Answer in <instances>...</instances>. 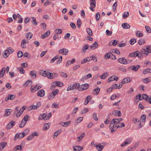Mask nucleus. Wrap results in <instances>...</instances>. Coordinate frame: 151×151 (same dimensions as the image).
Wrapping results in <instances>:
<instances>
[{"label": "nucleus", "instance_id": "1", "mask_svg": "<svg viewBox=\"0 0 151 151\" xmlns=\"http://www.w3.org/2000/svg\"><path fill=\"white\" fill-rule=\"evenodd\" d=\"M132 138H129L127 139L123 143L121 144V146L123 147L130 144L132 142Z\"/></svg>", "mask_w": 151, "mask_h": 151}, {"label": "nucleus", "instance_id": "2", "mask_svg": "<svg viewBox=\"0 0 151 151\" xmlns=\"http://www.w3.org/2000/svg\"><path fill=\"white\" fill-rule=\"evenodd\" d=\"M41 88V86L38 84H37L35 86H31V91L32 92H34L38 91Z\"/></svg>", "mask_w": 151, "mask_h": 151}, {"label": "nucleus", "instance_id": "3", "mask_svg": "<svg viewBox=\"0 0 151 151\" xmlns=\"http://www.w3.org/2000/svg\"><path fill=\"white\" fill-rule=\"evenodd\" d=\"M68 50L66 48H63L60 50L58 51L59 54H61L63 55H66L68 52Z\"/></svg>", "mask_w": 151, "mask_h": 151}, {"label": "nucleus", "instance_id": "4", "mask_svg": "<svg viewBox=\"0 0 151 151\" xmlns=\"http://www.w3.org/2000/svg\"><path fill=\"white\" fill-rule=\"evenodd\" d=\"M118 60L119 63L123 64H127L129 63L127 62L126 59L124 58H119L118 59Z\"/></svg>", "mask_w": 151, "mask_h": 151}, {"label": "nucleus", "instance_id": "5", "mask_svg": "<svg viewBox=\"0 0 151 151\" xmlns=\"http://www.w3.org/2000/svg\"><path fill=\"white\" fill-rule=\"evenodd\" d=\"M105 144L104 142L102 143V144H99L98 145H96L95 147H96V149L99 151H101L104 148V145Z\"/></svg>", "mask_w": 151, "mask_h": 151}, {"label": "nucleus", "instance_id": "6", "mask_svg": "<svg viewBox=\"0 0 151 151\" xmlns=\"http://www.w3.org/2000/svg\"><path fill=\"white\" fill-rule=\"evenodd\" d=\"M89 85L87 83H85L80 86L79 90L83 91L87 89L89 87Z\"/></svg>", "mask_w": 151, "mask_h": 151}, {"label": "nucleus", "instance_id": "7", "mask_svg": "<svg viewBox=\"0 0 151 151\" xmlns=\"http://www.w3.org/2000/svg\"><path fill=\"white\" fill-rule=\"evenodd\" d=\"M119 78L116 76L113 75L111 77H110L108 79L107 82L108 83H109L111 81L115 80L116 81H118Z\"/></svg>", "mask_w": 151, "mask_h": 151}, {"label": "nucleus", "instance_id": "8", "mask_svg": "<svg viewBox=\"0 0 151 151\" xmlns=\"http://www.w3.org/2000/svg\"><path fill=\"white\" fill-rule=\"evenodd\" d=\"M45 91L43 89H41L39 90L37 93V96L40 97H43L45 95Z\"/></svg>", "mask_w": 151, "mask_h": 151}, {"label": "nucleus", "instance_id": "9", "mask_svg": "<svg viewBox=\"0 0 151 151\" xmlns=\"http://www.w3.org/2000/svg\"><path fill=\"white\" fill-rule=\"evenodd\" d=\"M140 66L137 65L136 66L132 65L130 66L128 68L132 70H133L134 71H136L138 69L140 68Z\"/></svg>", "mask_w": 151, "mask_h": 151}, {"label": "nucleus", "instance_id": "10", "mask_svg": "<svg viewBox=\"0 0 151 151\" xmlns=\"http://www.w3.org/2000/svg\"><path fill=\"white\" fill-rule=\"evenodd\" d=\"M112 114L115 116H120L122 115L121 111L116 110L113 111Z\"/></svg>", "mask_w": 151, "mask_h": 151}, {"label": "nucleus", "instance_id": "11", "mask_svg": "<svg viewBox=\"0 0 151 151\" xmlns=\"http://www.w3.org/2000/svg\"><path fill=\"white\" fill-rule=\"evenodd\" d=\"M132 122L134 123H136L137 122L138 124V125H139V128H140L142 127V125H141V123L140 120H138L137 119L134 118L132 119Z\"/></svg>", "mask_w": 151, "mask_h": 151}, {"label": "nucleus", "instance_id": "12", "mask_svg": "<svg viewBox=\"0 0 151 151\" xmlns=\"http://www.w3.org/2000/svg\"><path fill=\"white\" fill-rule=\"evenodd\" d=\"M74 150L79 151L82 150L83 147L79 146H75L73 147Z\"/></svg>", "mask_w": 151, "mask_h": 151}, {"label": "nucleus", "instance_id": "13", "mask_svg": "<svg viewBox=\"0 0 151 151\" xmlns=\"http://www.w3.org/2000/svg\"><path fill=\"white\" fill-rule=\"evenodd\" d=\"M73 90L75 89H79V90L80 84L79 83H74L71 85Z\"/></svg>", "mask_w": 151, "mask_h": 151}, {"label": "nucleus", "instance_id": "14", "mask_svg": "<svg viewBox=\"0 0 151 151\" xmlns=\"http://www.w3.org/2000/svg\"><path fill=\"white\" fill-rule=\"evenodd\" d=\"M48 71H44L43 70H40L39 71V73L42 76H47L48 73Z\"/></svg>", "mask_w": 151, "mask_h": 151}, {"label": "nucleus", "instance_id": "15", "mask_svg": "<svg viewBox=\"0 0 151 151\" xmlns=\"http://www.w3.org/2000/svg\"><path fill=\"white\" fill-rule=\"evenodd\" d=\"M131 81L130 77H127L124 78L122 80V84L129 83Z\"/></svg>", "mask_w": 151, "mask_h": 151}, {"label": "nucleus", "instance_id": "16", "mask_svg": "<svg viewBox=\"0 0 151 151\" xmlns=\"http://www.w3.org/2000/svg\"><path fill=\"white\" fill-rule=\"evenodd\" d=\"M70 121H68L64 122H60V124L62 126L66 127L70 123Z\"/></svg>", "mask_w": 151, "mask_h": 151}, {"label": "nucleus", "instance_id": "17", "mask_svg": "<svg viewBox=\"0 0 151 151\" xmlns=\"http://www.w3.org/2000/svg\"><path fill=\"white\" fill-rule=\"evenodd\" d=\"M12 110L11 109H6L5 110V116H8L10 115L11 112H12Z\"/></svg>", "mask_w": 151, "mask_h": 151}, {"label": "nucleus", "instance_id": "18", "mask_svg": "<svg viewBox=\"0 0 151 151\" xmlns=\"http://www.w3.org/2000/svg\"><path fill=\"white\" fill-rule=\"evenodd\" d=\"M91 96L89 95L87 96L86 98V99L84 103V104L85 105H86L91 100Z\"/></svg>", "mask_w": 151, "mask_h": 151}, {"label": "nucleus", "instance_id": "19", "mask_svg": "<svg viewBox=\"0 0 151 151\" xmlns=\"http://www.w3.org/2000/svg\"><path fill=\"white\" fill-rule=\"evenodd\" d=\"M50 32L48 30L45 33L41 35V37L42 39H44L48 36L50 34Z\"/></svg>", "mask_w": 151, "mask_h": 151}, {"label": "nucleus", "instance_id": "20", "mask_svg": "<svg viewBox=\"0 0 151 151\" xmlns=\"http://www.w3.org/2000/svg\"><path fill=\"white\" fill-rule=\"evenodd\" d=\"M28 41L27 40L24 39L22 41L21 43V47L22 48H25L26 47L25 44L26 43H28Z\"/></svg>", "mask_w": 151, "mask_h": 151}, {"label": "nucleus", "instance_id": "21", "mask_svg": "<svg viewBox=\"0 0 151 151\" xmlns=\"http://www.w3.org/2000/svg\"><path fill=\"white\" fill-rule=\"evenodd\" d=\"M146 55H147L149 53H151V46H147L146 47Z\"/></svg>", "mask_w": 151, "mask_h": 151}, {"label": "nucleus", "instance_id": "22", "mask_svg": "<svg viewBox=\"0 0 151 151\" xmlns=\"http://www.w3.org/2000/svg\"><path fill=\"white\" fill-rule=\"evenodd\" d=\"M98 44L96 42H95L91 46V49H95L98 46Z\"/></svg>", "mask_w": 151, "mask_h": 151}, {"label": "nucleus", "instance_id": "23", "mask_svg": "<svg viewBox=\"0 0 151 151\" xmlns=\"http://www.w3.org/2000/svg\"><path fill=\"white\" fill-rule=\"evenodd\" d=\"M122 26L123 28H129L130 27L129 24L127 23H122Z\"/></svg>", "mask_w": 151, "mask_h": 151}, {"label": "nucleus", "instance_id": "24", "mask_svg": "<svg viewBox=\"0 0 151 151\" xmlns=\"http://www.w3.org/2000/svg\"><path fill=\"white\" fill-rule=\"evenodd\" d=\"M5 68L4 67L2 70L0 71V77H2L4 75Z\"/></svg>", "mask_w": 151, "mask_h": 151}, {"label": "nucleus", "instance_id": "25", "mask_svg": "<svg viewBox=\"0 0 151 151\" xmlns=\"http://www.w3.org/2000/svg\"><path fill=\"white\" fill-rule=\"evenodd\" d=\"M146 50L145 48L142 49L140 52H139V54H140V55H141L142 57V58H143L142 55L143 54H145L146 55Z\"/></svg>", "mask_w": 151, "mask_h": 151}, {"label": "nucleus", "instance_id": "26", "mask_svg": "<svg viewBox=\"0 0 151 151\" xmlns=\"http://www.w3.org/2000/svg\"><path fill=\"white\" fill-rule=\"evenodd\" d=\"M50 126V123H46L44 124L43 128L45 130H46L49 129Z\"/></svg>", "mask_w": 151, "mask_h": 151}, {"label": "nucleus", "instance_id": "27", "mask_svg": "<svg viewBox=\"0 0 151 151\" xmlns=\"http://www.w3.org/2000/svg\"><path fill=\"white\" fill-rule=\"evenodd\" d=\"M6 143L5 142H3L0 144V151L6 147Z\"/></svg>", "mask_w": 151, "mask_h": 151}, {"label": "nucleus", "instance_id": "28", "mask_svg": "<svg viewBox=\"0 0 151 151\" xmlns=\"http://www.w3.org/2000/svg\"><path fill=\"white\" fill-rule=\"evenodd\" d=\"M134 57H138L139 58H142V56L140 54H139V51H136L134 52H133Z\"/></svg>", "mask_w": 151, "mask_h": 151}, {"label": "nucleus", "instance_id": "29", "mask_svg": "<svg viewBox=\"0 0 151 151\" xmlns=\"http://www.w3.org/2000/svg\"><path fill=\"white\" fill-rule=\"evenodd\" d=\"M83 117H80L77 118L75 121V123L78 124L80 123L83 120Z\"/></svg>", "mask_w": 151, "mask_h": 151}, {"label": "nucleus", "instance_id": "30", "mask_svg": "<svg viewBox=\"0 0 151 151\" xmlns=\"http://www.w3.org/2000/svg\"><path fill=\"white\" fill-rule=\"evenodd\" d=\"M24 137V135L22 133H19V134H17L15 135V137H17V138H21Z\"/></svg>", "mask_w": 151, "mask_h": 151}, {"label": "nucleus", "instance_id": "31", "mask_svg": "<svg viewBox=\"0 0 151 151\" xmlns=\"http://www.w3.org/2000/svg\"><path fill=\"white\" fill-rule=\"evenodd\" d=\"M151 81V78L150 77H147L143 80V81L144 82L146 83H147Z\"/></svg>", "mask_w": 151, "mask_h": 151}, {"label": "nucleus", "instance_id": "32", "mask_svg": "<svg viewBox=\"0 0 151 151\" xmlns=\"http://www.w3.org/2000/svg\"><path fill=\"white\" fill-rule=\"evenodd\" d=\"M88 44H86L83 47L82 50L83 52H86V50L88 48Z\"/></svg>", "mask_w": 151, "mask_h": 151}, {"label": "nucleus", "instance_id": "33", "mask_svg": "<svg viewBox=\"0 0 151 151\" xmlns=\"http://www.w3.org/2000/svg\"><path fill=\"white\" fill-rule=\"evenodd\" d=\"M54 82L55 83L56 86H58L61 87L63 86V84L60 81H57Z\"/></svg>", "mask_w": 151, "mask_h": 151}, {"label": "nucleus", "instance_id": "34", "mask_svg": "<svg viewBox=\"0 0 151 151\" xmlns=\"http://www.w3.org/2000/svg\"><path fill=\"white\" fill-rule=\"evenodd\" d=\"M142 98L145 99L146 101L149 103V97L147 96V95L146 94H143L142 95Z\"/></svg>", "mask_w": 151, "mask_h": 151}, {"label": "nucleus", "instance_id": "35", "mask_svg": "<svg viewBox=\"0 0 151 151\" xmlns=\"http://www.w3.org/2000/svg\"><path fill=\"white\" fill-rule=\"evenodd\" d=\"M119 125L115 124V127H117V128H121L125 126V125L123 123H119Z\"/></svg>", "mask_w": 151, "mask_h": 151}, {"label": "nucleus", "instance_id": "36", "mask_svg": "<svg viewBox=\"0 0 151 151\" xmlns=\"http://www.w3.org/2000/svg\"><path fill=\"white\" fill-rule=\"evenodd\" d=\"M111 52L113 53H116L118 55L120 54V52L119 50L117 49H112L111 50Z\"/></svg>", "mask_w": 151, "mask_h": 151}, {"label": "nucleus", "instance_id": "37", "mask_svg": "<svg viewBox=\"0 0 151 151\" xmlns=\"http://www.w3.org/2000/svg\"><path fill=\"white\" fill-rule=\"evenodd\" d=\"M108 74L107 72L104 73L102 75L100 76L101 79H105L108 76Z\"/></svg>", "mask_w": 151, "mask_h": 151}, {"label": "nucleus", "instance_id": "38", "mask_svg": "<svg viewBox=\"0 0 151 151\" xmlns=\"http://www.w3.org/2000/svg\"><path fill=\"white\" fill-rule=\"evenodd\" d=\"M7 49L6 50L8 51L9 54H10L14 51V50L11 47H9L7 48Z\"/></svg>", "mask_w": 151, "mask_h": 151}, {"label": "nucleus", "instance_id": "39", "mask_svg": "<svg viewBox=\"0 0 151 151\" xmlns=\"http://www.w3.org/2000/svg\"><path fill=\"white\" fill-rule=\"evenodd\" d=\"M7 50H5L4 51L3 54V55L4 58H7L9 55V54L8 53Z\"/></svg>", "mask_w": 151, "mask_h": 151}, {"label": "nucleus", "instance_id": "40", "mask_svg": "<svg viewBox=\"0 0 151 151\" xmlns=\"http://www.w3.org/2000/svg\"><path fill=\"white\" fill-rule=\"evenodd\" d=\"M47 116V115L45 114H44L42 115H41L39 117L38 119L39 120H42L45 119Z\"/></svg>", "mask_w": 151, "mask_h": 151}, {"label": "nucleus", "instance_id": "41", "mask_svg": "<svg viewBox=\"0 0 151 151\" xmlns=\"http://www.w3.org/2000/svg\"><path fill=\"white\" fill-rule=\"evenodd\" d=\"M137 36L139 37H142L143 35V34L139 31H137L136 32Z\"/></svg>", "mask_w": 151, "mask_h": 151}, {"label": "nucleus", "instance_id": "42", "mask_svg": "<svg viewBox=\"0 0 151 151\" xmlns=\"http://www.w3.org/2000/svg\"><path fill=\"white\" fill-rule=\"evenodd\" d=\"M26 38L29 39H30L32 37V34L31 32L27 33L26 35Z\"/></svg>", "mask_w": 151, "mask_h": 151}, {"label": "nucleus", "instance_id": "43", "mask_svg": "<svg viewBox=\"0 0 151 151\" xmlns=\"http://www.w3.org/2000/svg\"><path fill=\"white\" fill-rule=\"evenodd\" d=\"M26 122L24 121V120H22L21 123L19 125V127L21 128L23 127L26 124Z\"/></svg>", "mask_w": 151, "mask_h": 151}, {"label": "nucleus", "instance_id": "44", "mask_svg": "<svg viewBox=\"0 0 151 151\" xmlns=\"http://www.w3.org/2000/svg\"><path fill=\"white\" fill-rule=\"evenodd\" d=\"M60 76L64 78L67 77V74L64 72H61L60 73Z\"/></svg>", "mask_w": 151, "mask_h": 151}, {"label": "nucleus", "instance_id": "45", "mask_svg": "<svg viewBox=\"0 0 151 151\" xmlns=\"http://www.w3.org/2000/svg\"><path fill=\"white\" fill-rule=\"evenodd\" d=\"M36 72L34 70L30 71V74L33 77H34V78L36 77Z\"/></svg>", "mask_w": 151, "mask_h": 151}, {"label": "nucleus", "instance_id": "46", "mask_svg": "<svg viewBox=\"0 0 151 151\" xmlns=\"http://www.w3.org/2000/svg\"><path fill=\"white\" fill-rule=\"evenodd\" d=\"M22 149V146L19 145H17L15 146L14 149V151H17V150H21Z\"/></svg>", "mask_w": 151, "mask_h": 151}, {"label": "nucleus", "instance_id": "47", "mask_svg": "<svg viewBox=\"0 0 151 151\" xmlns=\"http://www.w3.org/2000/svg\"><path fill=\"white\" fill-rule=\"evenodd\" d=\"M100 91V89L99 88H97L93 90V93L94 94H95V93L94 92L96 93V94L98 95Z\"/></svg>", "mask_w": 151, "mask_h": 151}, {"label": "nucleus", "instance_id": "48", "mask_svg": "<svg viewBox=\"0 0 151 151\" xmlns=\"http://www.w3.org/2000/svg\"><path fill=\"white\" fill-rule=\"evenodd\" d=\"M145 42V40L143 39H141L139 40L138 43L139 45H142Z\"/></svg>", "mask_w": 151, "mask_h": 151}, {"label": "nucleus", "instance_id": "49", "mask_svg": "<svg viewBox=\"0 0 151 151\" xmlns=\"http://www.w3.org/2000/svg\"><path fill=\"white\" fill-rule=\"evenodd\" d=\"M55 32L57 34H60L62 33V30L61 29H56L55 31Z\"/></svg>", "mask_w": 151, "mask_h": 151}, {"label": "nucleus", "instance_id": "50", "mask_svg": "<svg viewBox=\"0 0 151 151\" xmlns=\"http://www.w3.org/2000/svg\"><path fill=\"white\" fill-rule=\"evenodd\" d=\"M17 69H18L19 71L22 73H24L25 71L24 68L22 67H21L18 68Z\"/></svg>", "mask_w": 151, "mask_h": 151}, {"label": "nucleus", "instance_id": "51", "mask_svg": "<svg viewBox=\"0 0 151 151\" xmlns=\"http://www.w3.org/2000/svg\"><path fill=\"white\" fill-rule=\"evenodd\" d=\"M48 73H47L48 74L47 76V78L50 79L53 78V74L49 72L48 71Z\"/></svg>", "mask_w": 151, "mask_h": 151}, {"label": "nucleus", "instance_id": "52", "mask_svg": "<svg viewBox=\"0 0 151 151\" xmlns=\"http://www.w3.org/2000/svg\"><path fill=\"white\" fill-rule=\"evenodd\" d=\"M55 97L54 95L52 93H51L48 96L47 99L49 100H50L53 99Z\"/></svg>", "mask_w": 151, "mask_h": 151}, {"label": "nucleus", "instance_id": "53", "mask_svg": "<svg viewBox=\"0 0 151 151\" xmlns=\"http://www.w3.org/2000/svg\"><path fill=\"white\" fill-rule=\"evenodd\" d=\"M52 108L56 109H58L59 107V104L55 103H53L52 104Z\"/></svg>", "mask_w": 151, "mask_h": 151}, {"label": "nucleus", "instance_id": "54", "mask_svg": "<svg viewBox=\"0 0 151 151\" xmlns=\"http://www.w3.org/2000/svg\"><path fill=\"white\" fill-rule=\"evenodd\" d=\"M77 26L78 28H80L81 27V21L80 19H79L77 20Z\"/></svg>", "mask_w": 151, "mask_h": 151}, {"label": "nucleus", "instance_id": "55", "mask_svg": "<svg viewBox=\"0 0 151 151\" xmlns=\"http://www.w3.org/2000/svg\"><path fill=\"white\" fill-rule=\"evenodd\" d=\"M59 92V91L58 89H56L55 90H54L52 91L51 93H52V94L54 95L55 96L58 94Z\"/></svg>", "mask_w": 151, "mask_h": 151}, {"label": "nucleus", "instance_id": "56", "mask_svg": "<svg viewBox=\"0 0 151 151\" xmlns=\"http://www.w3.org/2000/svg\"><path fill=\"white\" fill-rule=\"evenodd\" d=\"M86 31L88 34L90 36H92V32L91 29H86Z\"/></svg>", "mask_w": 151, "mask_h": 151}, {"label": "nucleus", "instance_id": "57", "mask_svg": "<svg viewBox=\"0 0 151 151\" xmlns=\"http://www.w3.org/2000/svg\"><path fill=\"white\" fill-rule=\"evenodd\" d=\"M29 129H27L25 130L23 132H22V133L24 136L25 135H26L28 134L29 132Z\"/></svg>", "mask_w": 151, "mask_h": 151}, {"label": "nucleus", "instance_id": "58", "mask_svg": "<svg viewBox=\"0 0 151 151\" xmlns=\"http://www.w3.org/2000/svg\"><path fill=\"white\" fill-rule=\"evenodd\" d=\"M29 83L32 84V81L31 80H28L24 84V85L25 86H26L29 85Z\"/></svg>", "mask_w": 151, "mask_h": 151}, {"label": "nucleus", "instance_id": "59", "mask_svg": "<svg viewBox=\"0 0 151 151\" xmlns=\"http://www.w3.org/2000/svg\"><path fill=\"white\" fill-rule=\"evenodd\" d=\"M29 118V116L28 115H27L24 116L23 119L22 120H24V121L26 122L28 120V118Z\"/></svg>", "mask_w": 151, "mask_h": 151}, {"label": "nucleus", "instance_id": "60", "mask_svg": "<svg viewBox=\"0 0 151 151\" xmlns=\"http://www.w3.org/2000/svg\"><path fill=\"white\" fill-rule=\"evenodd\" d=\"M32 22L33 24L35 26L37 25V23L36 21V18L35 17H32Z\"/></svg>", "mask_w": 151, "mask_h": 151}, {"label": "nucleus", "instance_id": "61", "mask_svg": "<svg viewBox=\"0 0 151 151\" xmlns=\"http://www.w3.org/2000/svg\"><path fill=\"white\" fill-rule=\"evenodd\" d=\"M93 117L94 119L97 121L98 120V118L97 117L96 114V113H94L93 114Z\"/></svg>", "mask_w": 151, "mask_h": 151}, {"label": "nucleus", "instance_id": "62", "mask_svg": "<svg viewBox=\"0 0 151 151\" xmlns=\"http://www.w3.org/2000/svg\"><path fill=\"white\" fill-rule=\"evenodd\" d=\"M111 53H108L105 54L104 56V58L106 59L110 58Z\"/></svg>", "mask_w": 151, "mask_h": 151}, {"label": "nucleus", "instance_id": "63", "mask_svg": "<svg viewBox=\"0 0 151 151\" xmlns=\"http://www.w3.org/2000/svg\"><path fill=\"white\" fill-rule=\"evenodd\" d=\"M56 87V85L55 84V83L54 82L53 83H52V85L51 86L50 88L52 90L53 89H55Z\"/></svg>", "mask_w": 151, "mask_h": 151}, {"label": "nucleus", "instance_id": "64", "mask_svg": "<svg viewBox=\"0 0 151 151\" xmlns=\"http://www.w3.org/2000/svg\"><path fill=\"white\" fill-rule=\"evenodd\" d=\"M146 116L145 115H142L141 117V119H142V122H145L146 120Z\"/></svg>", "mask_w": 151, "mask_h": 151}]
</instances>
